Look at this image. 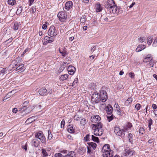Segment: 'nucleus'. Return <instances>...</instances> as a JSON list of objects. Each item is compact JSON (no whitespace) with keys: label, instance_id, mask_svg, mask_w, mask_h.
Instances as JSON below:
<instances>
[{"label":"nucleus","instance_id":"nucleus-1","mask_svg":"<svg viewBox=\"0 0 157 157\" xmlns=\"http://www.w3.org/2000/svg\"><path fill=\"white\" fill-rule=\"evenodd\" d=\"M59 32L54 25L51 26L48 32V34L52 37H55L58 34Z\"/></svg>","mask_w":157,"mask_h":157},{"label":"nucleus","instance_id":"nucleus-2","mask_svg":"<svg viewBox=\"0 0 157 157\" xmlns=\"http://www.w3.org/2000/svg\"><path fill=\"white\" fill-rule=\"evenodd\" d=\"M114 132L116 135L122 138L125 137L126 131L124 129H121L119 126H116L114 127Z\"/></svg>","mask_w":157,"mask_h":157},{"label":"nucleus","instance_id":"nucleus-3","mask_svg":"<svg viewBox=\"0 0 157 157\" xmlns=\"http://www.w3.org/2000/svg\"><path fill=\"white\" fill-rule=\"evenodd\" d=\"M91 101L94 104L98 103L101 101L98 92L96 91L93 94L91 97Z\"/></svg>","mask_w":157,"mask_h":157},{"label":"nucleus","instance_id":"nucleus-4","mask_svg":"<svg viewBox=\"0 0 157 157\" xmlns=\"http://www.w3.org/2000/svg\"><path fill=\"white\" fill-rule=\"evenodd\" d=\"M35 137L40 140L41 142L44 144L46 142V140L42 132L39 131L35 134Z\"/></svg>","mask_w":157,"mask_h":157},{"label":"nucleus","instance_id":"nucleus-5","mask_svg":"<svg viewBox=\"0 0 157 157\" xmlns=\"http://www.w3.org/2000/svg\"><path fill=\"white\" fill-rule=\"evenodd\" d=\"M99 95L101 101L103 102L106 101L108 99V96L106 92L104 90H100L99 91Z\"/></svg>","mask_w":157,"mask_h":157},{"label":"nucleus","instance_id":"nucleus-6","mask_svg":"<svg viewBox=\"0 0 157 157\" xmlns=\"http://www.w3.org/2000/svg\"><path fill=\"white\" fill-rule=\"evenodd\" d=\"M57 17L59 20L62 22H65L67 17V14L63 11L59 12L57 14Z\"/></svg>","mask_w":157,"mask_h":157},{"label":"nucleus","instance_id":"nucleus-7","mask_svg":"<svg viewBox=\"0 0 157 157\" xmlns=\"http://www.w3.org/2000/svg\"><path fill=\"white\" fill-rule=\"evenodd\" d=\"M73 2L71 1H69L67 2L65 4V7L63 9L64 11H67L71 9L73 6Z\"/></svg>","mask_w":157,"mask_h":157},{"label":"nucleus","instance_id":"nucleus-8","mask_svg":"<svg viewBox=\"0 0 157 157\" xmlns=\"http://www.w3.org/2000/svg\"><path fill=\"white\" fill-rule=\"evenodd\" d=\"M110 13L113 14H117L119 13V9L117 6V5L109 9Z\"/></svg>","mask_w":157,"mask_h":157},{"label":"nucleus","instance_id":"nucleus-9","mask_svg":"<svg viewBox=\"0 0 157 157\" xmlns=\"http://www.w3.org/2000/svg\"><path fill=\"white\" fill-rule=\"evenodd\" d=\"M115 2L114 0H108L106 4L105 7L109 9L115 6Z\"/></svg>","mask_w":157,"mask_h":157},{"label":"nucleus","instance_id":"nucleus-10","mask_svg":"<svg viewBox=\"0 0 157 157\" xmlns=\"http://www.w3.org/2000/svg\"><path fill=\"white\" fill-rule=\"evenodd\" d=\"M94 130V134L95 136H101L103 133V130L101 128H94L93 129Z\"/></svg>","mask_w":157,"mask_h":157},{"label":"nucleus","instance_id":"nucleus-11","mask_svg":"<svg viewBox=\"0 0 157 157\" xmlns=\"http://www.w3.org/2000/svg\"><path fill=\"white\" fill-rule=\"evenodd\" d=\"M25 69V68L24 64H20L19 63V65L16 69V71H18L19 73L23 72Z\"/></svg>","mask_w":157,"mask_h":157},{"label":"nucleus","instance_id":"nucleus-12","mask_svg":"<svg viewBox=\"0 0 157 157\" xmlns=\"http://www.w3.org/2000/svg\"><path fill=\"white\" fill-rule=\"evenodd\" d=\"M105 110L107 114L109 115H111L113 113V109L112 106L109 104L105 108Z\"/></svg>","mask_w":157,"mask_h":157},{"label":"nucleus","instance_id":"nucleus-13","mask_svg":"<svg viewBox=\"0 0 157 157\" xmlns=\"http://www.w3.org/2000/svg\"><path fill=\"white\" fill-rule=\"evenodd\" d=\"M115 108V111L117 112V114L120 116L122 115L123 112L121 109V108L118 103H115L114 106Z\"/></svg>","mask_w":157,"mask_h":157},{"label":"nucleus","instance_id":"nucleus-14","mask_svg":"<svg viewBox=\"0 0 157 157\" xmlns=\"http://www.w3.org/2000/svg\"><path fill=\"white\" fill-rule=\"evenodd\" d=\"M113 151L111 150L110 148V146L108 144H105L103 147L102 149V153H104V154L105 156L106 154L105 153L107 151Z\"/></svg>","mask_w":157,"mask_h":157},{"label":"nucleus","instance_id":"nucleus-15","mask_svg":"<svg viewBox=\"0 0 157 157\" xmlns=\"http://www.w3.org/2000/svg\"><path fill=\"white\" fill-rule=\"evenodd\" d=\"M132 127L133 125L131 123L129 122H127L124 126L123 129L126 132H127V131L131 130Z\"/></svg>","mask_w":157,"mask_h":157},{"label":"nucleus","instance_id":"nucleus-16","mask_svg":"<svg viewBox=\"0 0 157 157\" xmlns=\"http://www.w3.org/2000/svg\"><path fill=\"white\" fill-rule=\"evenodd\" d=\"M134 151L129 148H126L125 150V155L126 156H131L135 154Z\"/></svg>","mask_w":157,"mask_h":157},{"label":"nucleus","instance_id":"nucleus-17","mask_svg":"<svg viewBox=\"0 0 157 157\" xmlns=\"http://www.w3.org/2000/svg\"><path fill=\"white\" fill-rule=\"evenodd\" d=\"M54 41V39L48 36H46L44 38L43 44L44 45H47L48 43H52Z\"/></svg>","mask_w":157,"mask_h":157},{"label":"nucleus","instance_id":"nucleus-18","mask_svg":"<svg viewBox=\"0 0 157 157\" xmlns=\"http://www.w3.org/2000/svg\"><path fill=\"white\" fill-rule=\"evenodd\" d=\"M68 73L70 75H73L75 72L76 68L72 66H69L67 68Z\"/></svg>","mask_w":157,"mask_h":157},{"label":"nucleus","instance_id":"nucleus-19","mask_svg":"<svg viewBox=\"0 0 157 157\" xmlns=\"http://www.w3.org/2000/svg\"><path fill=\"white\" fill-rule=\"evenodd\" d=\"M101 120V117L98 115L94 116L91 118L92 122L94 123L99 122Z\"/></svg>","mask_w":157,"mask_h":157},{"label":"nucleus","instance_id":"nucleus-20","mask_svg":"<svg viewBox=\"0 0 157 157\" xmlns=\"http://www.w3.org/2000/svg\"><path fill=\"white\" fill-rule=\"evenodd\" d=\"M69 75L65 74L61 75L59 76V79L60 81L62 82L65 80H67L68 78Z\"/></svg>","mask_w":157,"mask_h":157},{"label":"nucleus","instance_id":"nucleus-21","mask_svg":"<svg viewBox=\"0 0 157 157\" xmlns=\"http://www.w3.org/2000/svg\"><path fill=\"white\" fill-rule=\"evenodd\" d=\"M75 129V128L72 124H69L67 126V131L70 133L74 134Z\"/></svg>","mask_w":157,"mask_h":157},{"label":"nucleus","instance_id":"nucleus-22","mask_svg":"<svg viewBox=\"0 0 157 157\" xmlns=\"http://www.w3.org/2000/svg\"><path fill=\"white\" fill-rule=\"evenodd\" d=\"M38 92L41 95H45L47 94V90L44 87L40 88Z\"/></svg>","mask_w":157,"mask_h":157},{"label":"nucleus","instance_id":"nucleus-23","mask_svg":"<svg viewBox=\"0 0 157 157\" xmlns=\"http://www.w3.org/2000/svg\"><path fill=\"white\" fill-rule=\"evenodd\" d=\"M29 102L28 101H24L22 105V107L20 108V110L22 112L25 110H26L28 109L27 107L29 104Z\"/></svg>","mask_w":157,"mask_h":157},{"label":"nucleus","instance_id":"nucleus-24","mask_svg":"<svg viewBox=\"0 0 157 157\" xmlns=\"http://www.w3.org/2000/svg\"><path fill=\"white\" fill-rule=\"evenodd\" d=\"M59 51L63 56L65 57L67 55V53L66 48H59Z\"/></svg>","mask_w":157,"mask_h":157},{"label":"nucleus","instance_id":"nucleus-25","mask_svg":"<svg viewBox=\"0 0 157 157\" xmlns=\"http://www.w3.org/2000/svg\"><path fill=\"white\" fill-rule=\"evenodd\" d=\"M19 65V62L16 60L13 61L10 65V67L12 69L15 68L17 67V66Z\"/></svg>","mask_w":157,"mask_h":157},{"label":"nucleus","instance_id":"nucleus-26","mask_svg":"<svg viewBox=\"0 0 157 157\" xmlns=\"http://www.w3.org/2000/svg\"><path fill=\"white\" fill-rule=\"evenodd\" d=\"M152 59L151 55L149 54L147 55L143 59V61L144 63H147L151 61Z\"/></svg>","mask_w":157,"mask_h":157},{"label":"nucleus","instance_id":"nucleus-27","mask_svg":"<svg viewBox=\"0 0 157 157\" xmlns=\"http://www.w3.org/2000/svg\"><path fill=\"white\" fill-rule=\"evenodd\" d=\"M146 48V46L143 44H140L138 46L137 48L136 49V51L137 52H138L141 51L142 50L145 49Z\"/></svg>","mask_w":157,"mask_h":157},{"label":"nucleus","instance_id":"nucleus-28","mask_svg":"<svg viewBox=\"0 0 157 157\" xmlns=\"http://www.w3.org/2000/svg\"><path fill=\"white\" fill-rule=\"evenodd\" d=\"M87 144L88 145L87 146V147H90V148H92L93 150L95 149L97 146V145L95 143L93 142H89L87 143Z\"/></svg>","mask_w":157,"mask_h":157},{"label":"nucleus","instance_id":"nucleus-29","mask_svg":"<svg viewBox=\"0 0 157 157\" xmlns=\"http://www.w3.org/2000/svg\"><path fill=\"white\" fill-rule=\"evenodd\" d=\"M105 153V156L104 154V153H102V155L103 157H113V151H107Z\"/></svg>","mask_w":157,"mask_h":157},{"label":"nucleus","instance_id":"nucleus-30","mask_svg":"<svg viewBox=\"0 0 157 157\" xmlns=\"http://www.w3.org/2000/svg\"><path fill=\"white\" fill-rule=\"evenodd\" d=\"M95 7L96 10V11L97 12L101 11L102 9V7L99 3H97L95 5Z\"/></svg>","mask_w":157,"mask_h":157},{"label":"nucleus","instance_id":"nucleus-31","mask_svg":"<svg viewBox=\"0 0 157 157\" xmlns=\"http://www.w3.org/2000/svg\"><path fill=\"white\" fill-rule=\"evenodd\" d=\"M75 153L73 151H71L69 152L66 155L63 156V157H75Z\"/></svg>","mask_w":157,"mask_h":157},{"label":"nucleus","instance_id":"nucleus-32","mask_svg":"<svg viewBox=\"0 0 157 157\" xmlns=\"http://www.w3.org/2000/svg\"><path fill=\"white\" fill-rule=\"evenodd\" d=\"M97 124H93L92 125L94 127L92 128L93 129L94 128H102V124L101 122H98L96 123Z\"/></svg>","mask_w":157,"mask_h":157},{"label":"nucleus","instance_id":"nucleus-33","mask_svg":"<svg viewBox=\"0 0 157 157\" xmlns=\"http://www.w3.org/2000/svg\"><path fill=\"white\" fill-rule=\"evenodd\" d=\"M133 99L132 98H129L125 102V104L127 106L131 105L132 101Z\"/></svg>","mask_w":157,"mask_h":157},{"label":"nucleus","instance_id":"nucleus-34","mask_svg":"<svg viewBox=\"0 0 157 157\" xmlns=\"http://www.w3.org/2000/svg\"><path fill=\"white\" fill-rule=\"evenodd\" d=\"M147 44L149 45H150L152 42L153 40V38L151 36H148L147 37Z\"/></svg>","mask_w":157,"mask_h":157},{"label":"nucleus","instance_id":"nucleus-35","mask_svg":"<svg viewBox=\"0 0 157 157\" xmlns=\"http://www.w3.org/2000/svg\"><path fill=\"white\" fill-rule=\"evenodd\" d=\"M33 144L35 147H38L39 145V142L36 139H34L33 140Z\"/></svg>","mask_w":157,"mask_h":157},{"label":"nucleus","instance_id":"nucleus-36","mask_svg":"<svg viewBox=\"0 0 157 157\" xmlns=\"http://www.w3.org/2000/svg\"><path fill=\"white\" fill-rule=\"evenodd\" d=\"M87 153L90 155H93L94 154V151L93 149L91 148L90 147H87Z\"/></svg>","mask_w":157,"mask_h":157},{"label":"nucleus","instance_id":"nucleus-37","mask_svg":"<svg viewBox=\"0 0 157 157\" xmlns=\"http://www.w3.org/2000/svg\"><path fill=\"white\" fill-rule=\"evenodd\" d=\"M78 78H75L72 83V86L74 87H75L76 86L78 85Z\"/></svg>","mask_w":157,"mask_h":157},{"label":"nucleus","instance_id":"nucleus-38","mask_svg":"<svg viewBox=\"0 0 157 157\" xmlns=\"http://www.w3.org/2000/svg\"><path fill=\"white\" fill-rule=\"evenodd\" d=\"M20 25V22H15L14 24L13 27V29L14 30H17L19 29V26Z\"/></svg>","mask_w":157,"mask_h":157},{"label":"nucleus","instance_id":"nucleus-39","mask_svg":"<svg viewBox=\"0 0 157 157\" xmlns=\"http://www.w3.org/2000/svg\"><path fill=\"white\" fill-rule=\"evenodd\" d=\"M7 2L9 5L12 6L15 4L16 2L15 0H8Z\"/></svg>","mask_w":157,"mask_h":157},{"label":"nucleus","instance_id":"nucleus-40","mask_svg":"<svg viewBox=\"0 0 157 157\" xmlns=\"http://www.w3.org/2000/svg\"><path fill=\"white\" fill-rule=\"evenodd\" d=\"M82 118V116H80L76 114L75 115L74 117V119L77 121H79Z\"/></svg>","mask_w":157,"mask_h":157},{"label":"nucleus","instance_id":"nucleus-41","mask_svg":"<svg viewBox=\"0 0 157 157\" xmlns=\"http://www.w3.org/2000/svg\"><path fill=\"white\" fill-rule=\"evenodd\" d=\"M22 11V7L21 6H20L18 8L16 12V14L17 15L20 14Z\"/></svg>","mask_w":157,"mask_h":157},{"label":"nucleus","instance_id":"nucleus-42","mask_svg":"<svg viewBox=\"0 0 157 157\" xmlns=\"http://www.w3.org/2000/svg\"><path fill=\"white\" fill-rule=\"evenodd\" d=\"M86 123V120L84 118H82L80 121V124L81 125H84Z\"/></svg>","mask_w":157,"mask_h":157},{"label":"nucleus","instance_id":"nucleus-43","mask_svg":"<svg viewBox=\"0 0 157 157\" xmlns=\"http://www.w3.org/2000/svg\"><path fill=\"white\" fill-rule=\"evenodd\" d=\"M91 137L92 140L93 141L98 143L99 142V139L98 137L95 136L93 135H92Z\"/></svg>","mask_w":157,"mask_h":157},{"label":"nucleus","instance_id":"nucleus-44","mask_svg":"<svg viewBox=\"0 0 157 157\" xmlns=\"http://www.w3.org/2000/svg\"><path fill=\"white\" fill-rule=\"evenodd\" d=\"M147 121L148 124V127H149V130L150 131L151 129V126L152 124L153 121L150 118Z\"/></svg>","mask_w":157,"mask_h":157},{"label":"nucleus","instance_id":"nucleus-45","mask_svg":"<svg viewBox=\"0 0 157 157\" xmlns=\"http://www.w3.org/2000/svg\"><path fill=\"white\" fill-rule=\"evenodd\" d=\"M146 40V38L144 36H141L138 38L139 41L140 43L144 42Z\"/></svg>","mask_w":157,"mask_h":157},{"label":"nucleus","instance_id":"nucleus-46","mask_svg":"<svg viewBox=\"0 0 157 157\" xmlns=\"http://www.w3.org/2000/svg\"><path fill=\"white\" fill-rule=\"evenodd\" d=\"M33 120L32 117H30L28 119L25 121V123L27 124H29L31 123L33 121Z\"/></svg>","mask_w":157,"mask_h":157},{"label":"nucleus","instance_id":"nucleus-47","mask_svg":"<svg viewBox=\"0 0 157 157\" xmlns=\"http://www.w3.org/2000/svg\"><path fill=\"white\" fill-rule=\"evenodd\" d=\"M36 10V8L35 6H33L29 9L30 13H34Z\"/></svg>","mask_w":157,"mask_h":157},{"label":"nucleus","instance_id":"nucleus-48","mask_svg":"<svg viewBox=\"0 0 157 157\" xmlns=\"http://www.w3.org/2000/svg\"><path fill=\"white\" fill-rule=\"evenodd\" d=\"M48 139L49 140H52V135L51 133V131L50 130H48Z\"/></svg>","mask_w":157,"mask_h":157},{"label":"nucleus","instance_id":"nucleus-49","mask_svg":"<svg viewBox=\"0 0 157 157\" xmlns=\"http://www.w3.org/2000/svg\"><path fill=\"white\" fill-rule=\"evenodd\" d=\"M41 151L43 155L44 156L46 157L48 155V154L45 149H42Z\"/></svg>","mask_w":157,"mask_h":157},{"label":"nucleus","instance_id":"nucleus-50","mask_svg":"<svg viewBox=\"0 0 157 157\" xmlns=\"http://www.w3.org/2000/svg\"><path fill=\"white\" fill-rule=\"evenodd\" d=\"M139 132L140 134L143 135L144 133V129L143 127H140L139 129Z\"/></svg>","mask_w":157,"mask_h":157},{"label":"nucleus","instance_id":"nucleus-51","mask_svg":"<svg viewBox=\"0 0 157 157\" xmlns=\"http://www.w3.org/2000/svg\"><path fill=\"white\" fill-rule=\"evenodd\" d=\"M6 68H2V69L0 71V74L4 75L6 73Z\"/></svg>","mask_w":157,"mask_h":157},{"label":"nucleus","instance_id":"nucleus-52","mask_svg":"<svg viewBox=\"0 0 157 157\" xmlns=\"http://www.w3.org/2000/svg\"><path fill=\"white\" fill-rule=\"evenodd\" d=\"M114 116L112 114L110 116H108L107 117V120L109 122H110L114 118Z\"/></svg>","mask_w":157,"mask_h":157},{"label":"nucleus","instance_id":"nucleus-53","mask_svg":"<svg viewBox=\"0 0 157 157\" xmlns=\"http://www.w3.org/2000/svg\"><path fill=\"white\" fill-rule=\"evenodd\" d=\"M141 105L139 103H137L135 105V108L137 111L139 110L141 107Z\"/></svg>","mask_w":157,"mask_h":157},{"label":"nucleus","instance_id":"nucleus-54","mask_svg":"<svg viewBox=\"0 0 157 157\" xmlns=\"http://www.w3.org/2000/svg\"><path fill=\"white\" fill-rule=\"evenodd\" d=\"M128 135L129 141L130 142H131L132 141V140L133 138V135L132 133H131L128 134Z\"/></svg>","mask_w":157,"mask_h":157},{"label":"nucleus","instance_id":"nucleus-55","mask_svg":"<svg viewBox=\"0 0 157 157\" xmlns=\"http://www.w3.org/2000/svg\"><path fill=\"white\" fill-rule=\"evenodd\" d=\"M129 76L132 78L134 79L135 78V75L133 72L131 71L129 73Z\"/></svg>","mask_w":157,"mask_h":157},{"label":"nucleus","instance_id":"nucleus-56","mask_svg":"<svg viewBox=\"0 0 157 157\" xmlns=\"http://www.w3.org/2000/svg\"><path fill=\"white\" fill-rule=\"evenodd\" d=\"M86 19L84 16H83L80 19V22L82 23H85L86 22Z\"/></svg>","mask_w":157,"mask_h":157},{"label":"nucleus","instance_id":"nucleus-57","mask_svg":"<svg viewBox=\"0 0 157 157\" xmlns=\"http://www.w3.org/2000/svg\"><path fill=\"white\" fill-rule=\"evenodd\" d=\"M111 17L108 16L107 17L105 18L104 20L106 21L107 22H111L113 21V19H109V18H111Z\"/></svg>","mask_w":157,"mask_h":157},{"label":"nucleus","instance_id":"nucleus-58","mask_svg":"<svg viewBox=\"0 0 157 157\" xmlns=\"http://www.w3.org/2000/svg\"><path fill=\"white\" fill-rule=\"evenodd\" d=\"M90 135L89 134L87 135L84 138V140L86 141H89Z\"/></svg>","mask_w":157,"mask_h":157},{"label":"nucleus","instance_id":"nucleus-59","mask_svg":"<svg viewBox=\"0 0 157 157\" xmlns=\"http://www.w3.org/2000/svg\"><path fill=\"white\" fill-rule=\"evenodd\" d=\"M152 45L154 47H156L157 46V37L155 39Z\"/></svg>","mask_w":157,"mask_h":157},{"label":"nucleus","instance_id":"nucleus-60","mask_svg":"<svg viewBox=\"0 0 157 157\" xmlns=\"http://www.w3.org/2000/svg\"><path fill=\"white\" fill-rule=\"evenodd\" d=\"M65 121L64 119H63L61 122V128H63L64 127Z\"/></svg>","mask_w":157,"mask_h":157},{"label":"nucleus","instance_id":"nucleus-61","mask_svg":"<svg viewBox=\"0 0 157 157\" xmlns=\"http://www.w3.org/2000/svg\"><path fill=\"white\" fill-rule=\"evenodd\" d=\"M30 50V49L28 48H27L23 52V54L21 55V56H23L25 54V53L27 52H29Z\"/></svg>","mask_w":157,"mask_h":157},{"label":"nucleus","instance_id":"nucleus-62","mask_svg":"<svg viewBox=\"0 0 157 157\" xmlns=\"http://www.w3.org/2000/svg\"><path fill=\"white\" fill-rule=\"evenodd\" d=\"M48 25V22H45V23L42 26V29H43L45 30L46 29L47 26Z\"/></svg>","mask_w":157,"mask_h":157},{"label":"nucleus","instance_id":"nucleus-63","mask_svg":"<svg viewBox=\"0 0 157 157\" xmlns=\"http://www.w3.org/2000/svg\"><path fill=\"white\" fill-rule=\"evenodd\" d=\"M28 146L27 143H25V145L22 146V148L24 149L25 152H26L27 150Z\"/></svg>","mask_w":157,"mask_h":157},{"label":"nucleus","instance_id":"nucleus-64","mask_svg":"<svg viewBox=\"0 0 157 157\" xmlns=\"http://www.w3.org/2000/svg\"><path fill=\"white\" fill-rule=\"evenodd\" d=\"M55 157H63L62 155L60 153H56L55 155Z\"/></svg>","mask_w":157,"mask_h":157}]
</instances>
